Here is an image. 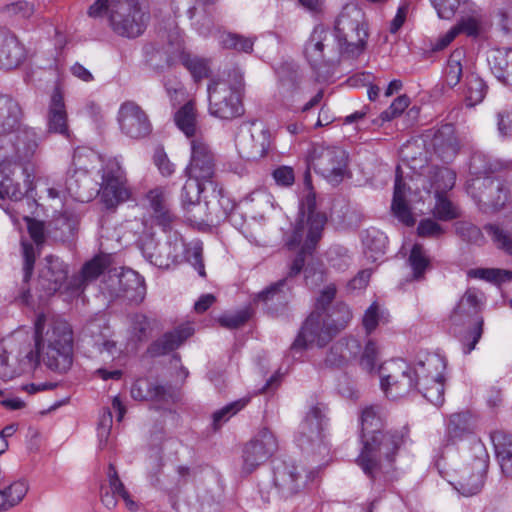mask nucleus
<instances>
[{"mask_svg": "<svg viewBox=\"0 0 512 512\" xmlns=\"http://www.w3.org/2000/svg\"><path fill=\"white\" fill-rule=\"evenodd\" d=\"M177 127L187 136L192 137L196 132V113L192 102L186 103L175 114Z\"/></svg>", "mask_w": 512, "mask_h": 512, "instance_id": "c03bdc74", "label": "nucleus"}, {"mask_svg": "<svg viewBox=\"0 0 512 512\" xmlns=\"http://www.w3.org/2000/svg\"><path fill=\"white\" fill-rule=\"evenodd\" d=\"M488 63L498 79L512 80V49L491 50Z\"/></svg>", "mask_w": 512, "mask_h": 512, "instance_id": "e433bc0d", "label": "nucleus"}, {"mask_svg": "<svg viewBox=\"0 0 512 512\" xmlns=\"http://www.w3.org/2000/svg\"><path fill=\"white\" fill-rule=\"evenodd\" d=\"M125 171L117 159H109L102 169L101 200L111 209L130 198Z\"/></svg>", "mask_w": 512, "mask_h": 512, "instance_id": "ddd939ff", "label": "nucleus"}, {"mask_svg": "<svg viewBox=\"0 0 512 512\" xmlns=\"http://www.w3.org/2000/svg\"><path fill=\"white\" fill-rule=\"evenodd\" d=\"M77 224L78 221L76 218H69L66 215H62L52 223L56 229L61 230V233L59 235L55 234L54 237L60 239L61 241L68 240L77 229Z\"/></svg>", "mask_w": 512, "mask_h": 512, "instance_id": "0e129e2a", "label": "nucleus"}, {"mask_svg": "<svg viewBox=\"0 0 512 512\" xmlns=\"http://www.w3.org/2000/svg\"><path fill=\"white\" fill-rule=\"evenodd\" d=\"M204 190L203 183L189 178L182 188L181 200L184 207L194 206L199 201V196Z\"/></svg>", "mask_w": 512, "mask_h": 512, "instance_id": "052dcab7", "label": "nucleus"}, {"mask_svg": "<svg viewBox=\"0 0 512 512\" xmlns=\"http://www.w3.org/2000/svg\"><path fill=\"white\" fill-rule=\"evenodd\" d=\"M410 99L407 95H400L391 103V105L380 114L382 121H391L400 116L409 106Z\"/></svg>", "mask_w": 512, "mask_h": 512, "instance_id": "69168bd1", "label": "nucleus"}, {"mask_svg": "<svg viewBox=\"0 0 512 512\" xmlns=\"http://www.w3.org/2000/svg\"><path fill=\"white\" fill-rule=\"evenodd\" d=\"M333 35L339 59H355L363 54L369 37L363 10L356 4L345 5L336 19Z\"/></svg>", "mask_w": 512, "mask_h": 512, "instance_id": "39448f33", "label": "nucleus"}, {"mask_svg": "<svg viewBox=\"0 0 512 512\" xmlns=\"http://www.w3.org/2000/svg\"><path fill=\"white\" fill-rule=\"evenodd\" d=\"M217 205L219 207H216L214 204L211 208L208 204H206L207 212L205 214V217L197 216L196 214L193 215L195 221L200 222H208L211 224H218L221 221H224L229 214L235 209V202L228 196L223 193L222 190H219L218 192V200Z\"/></svg>", "mask_w": 512, "mask_h": 512, "instance_id": "c9c22d12", "label": "nucleus"}, {"mask_svg": "<svg viewBox=\"0 0 512 512\" xmlns=\"http://www.w3.org/2000/svg\"><path fill=\"white\" fill-rule=\"evenodd\" d=\"M135 400L166 401L170 396L168 389L147 378L138 379L131 388Z\"/></svg>", "mask_w": 512, "mask_h": 512, "instance_id": "f704fd0d", "label": "nucleus"}, {"mask_svg": "<svg viewBox=\"0 0 512 512\" xmlns=\"http://www.w3.org/2000/svg\"><path fill=\"white\" fill-rule=\"evenodd\" d=\"M247 402L248 400L246 399H240L232 403H229L226 406L222 407L221 409L215 411L212 415L214 428L221 427L232 416H234L240 410H242L246 406Z\"/></svg>", "mask_w": 512, "mask_h": 512, "instance_id": "4d7b16f0", "label": "nucleus"}, {"mask_svg": "<svg viewBox=\"0 0 512 512\" xmlns=\"http://www.w3.org/2000/svg\"><path fill=\"white\" fill-rule=\"evenodd\" d=\"M308 168L313 169L332 184L344 179L348 167V154L338 146L316 144L308 155Z\"/></svg>", "mask_w": 512, "mask_h": 512, "instance_id": "6e6552de", "label": "nucleus"}, {"mask_svg": "<svg viewBox=\"0 0 512 512\" xmlns=\"http://www.w3.org/2000/svg\"><path fill=\"white\" fill-rule=\"evenodd\" d=\"M434 153L444 162L452 161L460 149V143L452 124L442 125L431 140Z\"/></svg>", "mask_w": 512, "mask_h": 512, "instance_id": "5701e85b", "label": "nucleus"}, {"mask_svg": "<svg viewBox=\"0 0 512 512\" xmlns=\"http://www.w3.org/2000/svg\"><path fill=\"white\" fill-rule=\"evenodd\" d=\"M364 255L371 261H378L386 252L387 237L376 229L367 230L363 236Z\"/></svg>", "mask_w": 512, "mask_h": 512, "instance_id": "58836bf2", "label": "nucleus"}, {"mask_svg": "<svg viewBox=\"0 0 512 512\" xmlns=\"http://www.w3.org/2000/svg\"><path fill=\"white\" fill-rule=\"evenodd\" d=\"M36 352L27 354L31 364L41 360L47 368L67 372L73 363V331L70 324L55 316L41 314L35 322Z\"/></svg>", "mask_w": 512, "mask_h": 512, "instance_id": "f03ea898", "label": "nucleus"}, {"mask_svg": "<svg viewBox=\"0 0 512 512\" xmlns=\"http://www.w3.org/2000/svg\"><path fill=\"white\" fill-rule=\"evenodd\" d=\"M99 160V156L87 148H77L74 151L72 165L75 172L80 171L87 174L93 168L92 164Z\"/></svg>", "mask_w": 512, "mask_h": 512, "instance_id": "5fc2aeb1", "label": "nucleus"}, {"mask_svg": "<svg viewBox=\"0 0 512 512\" xmlns=\"http://www.w3.org/2000/svg\"><path fill=\"white\" fill-rule=\"evenodd\" d=\"M24 58L25 49L18 38L13 33L0 29V68L14 69Z\"/></svg>", "mask_w": 512, "mask_h": 512, "instance_id": "393cba45", "label": "nucleus"}, {"mask_svg": "<svg viewBox=\"0 0 512 512\" xmlns=\"http://www.w3.org/2000/svg\"><path fill=\"white\" fill-rule=\"evenodd\" d=\"M278 447L274 433L266 427L261 428L243 448L241 473L244 476L250 475L268 461L277 452Z\"/></svg>", "mask_w": 512, "mask_h": 512, "instance_id": "9d476101", "label": "nucleus"}, {"mask_svg": "<svg viewBox=\"0 0 512 512\" xmlns=\"http://www.w3.org/2000/svg\"><path fill=\"white\" fill-rule=\"evenodd\" d=\"M487 468L485 458H477L472 466H464L458 470L455 488L464 496L477 494L483 487Z\"/></svg>", "mask_w": 512, "mask_h": 512, "instance_id": "aec40b11", "label": "nucleus"}, {"mask_svg": "<svg viewBox=\"0 0 512 512\" xmlns=\"http://www.w3.org/2000/svg\"><path fill=\"white\" fill-rule=\"evenodd\" d=\"M193 333L190 325H181L154 341L149 347V352L152 356L167 354L181 346Z\"/></svg>", "mask_w": 512, "mask_h": 512, "instance_id": "bb28decb", "label": "nucleus"}, {"mask_svg": "<svg viewBox=\"0 0 512 512\" xmlns=\"http://www.w3.org/2000/svg\"><path fill=\"white\" fill-rule=\"evenodd\" d=\"M491 439L503 474L512 477V434L495 431L491 434Z\"/></svg>", "mask_w": 512, "mask_h": 512, "instance_id": "2f4dec72", "label": "nucleus"}, {"mask_svg": "<svg viewBox=\"0 0 512 512\" xmlns=\"http://www.w3.org/2000/svg\"><path fill=\"white\" fill-rule=\"evenodd\" d=\"M456 182V174L447 167L436 168L431 181V186L436 193H446L452 189Z\"/></svg>", "mask_w": 512, "mask_h": 512, "instance_id": "8fccbe9b", "label": "nucleus"}, {"mask_svg": "<svg viewBox=\"0 0 512 512\" xmlns=\"http://www.w3.org/2000/svg\"><path fill=\"white\" fill-rule=\"evenodd\" d=\"M182 65L190 72L195 82L208 78L211 73L210 60L197 55L182 52L180 54Z\"/></svg>", "mask_w": 512, "mask_h": 512, "instance_id": "37998d69", "label": "nucleus"}, {"mask_svg": "<svg viewBox=\"0 0 512 512\" xmlns=\"http://www.w3.org/2000/svg\"><path fill=\"white\" fill-rule=\"evenodd\" d=\"M379 349L373 340H368L357 358L360 367L368 373L376 371Z\"/></svg>", "mask_w": 512, "mask_h": 512, "instance_id": "864d4df0", "label": "nucleus"}, {"mask_svg": "<svg viewBox=\"0 0 512 512\" xmlns=\"http://www.w3.org/2000/svg\"><path fill=\"white\" fill-rule=\"evenodd\" d=\"M324 420L325 414L320 406H313L309 409L298 429V442L302 448L304 440L307 442L321 440Z\"/></svg>", "mask_w": 512, "mask_h": 512, "instance_id": "a878e982", "label": "nucleus"}, {"mask_svg": "<svg viewBox=\"0 0 512 512\" xmlns=\"http://www.w3.org/2000/svg\"><path fill=\"white\" fill-rule=\"evenodd\" d=\"M487 93L485 82L476 74H468L465 78L464 99L467 107L481 103Z\"/></svg>", "mask_w": 512, "mask_h": 512, "instance_id": "79ce46f5", "label": "nucleus"}, {"mask_svg": "<svg viewBox=\"0 0 512 512\" xmlns=\"http://www.w3.org/2000/svg\"><path fill=\"white\" fill-rule=\"evenodd\" d=\"M352 317V312L345 303H337L327 311L311 312L291 349L301 350L309 344H316L319 347L325 346L348 326Z\"/></svg>", "mask_w": 512, "mask_h": 512, "instance_id": "20e7f679", "label": "nucleus"}, {"mask_svg": "<svg viewBox=\"0 0 512 512\" xmlns=\"http://www.w3.org/2000/svg\"><path fill=\"white\" fill-rule=\"evenodd\" d=\"M109 21L118 35L136 38L145 31L149 13L143 11L136 0H112Z\"/></svg>", "mask_w": 512, "mask_h": 512, "instance_id": "1a4fd4ad", "label": "nucleus"}, {"mask_svg": "<svg viewBox=\"0 0 512 512\" xmlns=\"http://www.w3.org/2000/svg\"><path fill=\"white\" fill-rule=\"evenodd\" d=\"M131 333L139 340L148 338L151 331V321L143 314H134L130 317Z\"/></svg>", "mask_w": 512, "mask_h": 512, "instance_id": "e2e57ef3", "label": "nucleus"}, {"mask_svg": "<svg viewBox=\"0 0 512 512\" xmlns=\"http://www.w3.org/2000/svg\"><path fill=\"white\" fill-rule=\"evenodd\" d=\"M483 295L476 288H469L460 298L451 314L455 324H462L476 316L482 307Z\"/></svg>", "mask_w": 512, "mask_h": 512, "instance_id": "cd10ccee", "label": "nucleus"}, {"mask_svg": "<svg viewBox=\"0 0 512 512\" xmlns=\"http://www.w3.org/2000/svg\"><path fill=\"white\" fill-rule=\"evenodd\" d=\"M28 484L18 480L3 489H0V511H6L18 505L28 492Z\"/></svg>", "mask_w": 512, "mask_h": 512, "instance_id": "a19ab883", "label": "nucleus"}, {"mask_svg": "<svg viewBox=\"0 0 512 512\" xmlns=\"http://www.w3.org/2000/svg\"><path fill=\"white\" fill-rule=\"evenodd\" d=\"M151 218L163 229L170 227L174 215L169 208L168 193L163 187H155L146 194Z\"/></svg>", "mask_w": 512, "mask_h": 512, "instance_id": "b1692460", "label": "nucleus"}, {"mask_svg": "<svg viewBox=\"0 0 512 512\" xmlns=\"http://www.w3.org/2000/svg\"><path fill=\"white\" fill-rule=\"evenodd\" d=\"M400 168L397 167V174L394 184V194L391 209L395 217L406 226H412L415 223L414 216L406 202L407 186L399 174Z\"/></svg>", "mask_w": 512, "mask_h": 512, "instance_id": "c756f323", "label": "nucleus"}, {"mask_svg": "<svg viewBox=\"0 0 512 512\" xmlns=\"http://www.w3.org/2000/svg\"><path fill=\"white\" fill-rule=\"evenodd\" d=\"M496 117L499 134L503 138H512V110H501Z\"/></svg>", "mask_w": 512, "mask_h": 512, "instance_id": "774afa93", "label": "nucleus"}, {"mask_svg": "<svg viewBox=\"0 0 512 512\" xmlns=\"http://www.w3.org/2000/svg\"><path fill=\"white\" fill-rule=\"evenodd\" d=\"M304 55L314 69L338 63L339 50L333 33L324 27L314 28L305 44Z\"/></svg>", "mask_w": 512, "mask_h": 512, "instance_id": "f8f14e48", "label": "nucleus"}, {"mask_svg": "<svg viewBox=\"0 0 512 512\" xmlns=\"http://www.w3.org/2000/svg\"><path fill=\"white\" fill-rule=\"evenodd\" d=\"M117 121L121 132L132 139L147 137L152 131L147 113L133 101L120 105Z\"/></svg>", "mask_w": 512, "mask_h": 512, "instance_id": "2eb2a0df", "label": "nucleus"}, {"mask_svg": "<svg viewBox=\"0 0 512 512\" xmlns=\"http://www.w3.org/2000/svg\"><path fill=\"white\" fill-rule=\"evenodd\" d=\"M342 352V358L349 363L357 360L361 352L360 342L353 337L341 338L334 343V353Z\"/></svg>", "mask_w": 512, "mask_h": 512, "instance_id": "6e6d98bb", "label": "nucleus"}, {"mask_svg": "<svg viewBox=\"0 0 512 512\" xmlns=\"http://www.w3.org/2000/svg\"><path fill=\"white\" fill-rule=\"evenodd\" d=\"M108 266L109 260L106 256L94 257L84 264L78 276L71 279L68 289L79 294L89 282L96 280Z\"/></svg>", "mask_w": 512, "mask_h": 512, "instance_id": "c85d7f7f", "label": "nucleus"}, {"mask_svg": "<svg viewBox=\"0 0 512 512\" xmlns=\"http://www.w3.org/2000/svg\"><path fill=\"white\" fill-rule=\"evenodd\" d=\"M185 172L190 179L203 184L212 180L215 174V158L203 139L196 138L191 141V159Z\"/></svg>", "mask_w": 512, "mask_h": 512, "instance_id": "dca6fc26", "label": "nucleus"}, {"mask_svg": "<svg viewBox=\"0 0 512 512\" xmlns=\"http://www.w3.org/2000/svg\"><path fill=\"white\" fill-rule=\"evenodd\" d=\"M140 249L145 259L159 268L168 267L171 260L170 245L165 243L161 246L153 236H147L140 240Z\"/></svg>", "mask_w": 512, "mask_h": 512, "instance_id": "473e14b6", "label": "nucleus"}, {"mask_svg": "<svg viewBox=\"0 0 512 512\" xmlns=\"http://www.w3.org/2000/svg\"><path fill=\"white\" fill-rule=\"evenodd\" d=\"M46 123L49 133L59 134L66 139H71L72 132L69 128L64 96L59 86L54 88L50 97Z\"/></svg>", "mask_w": 512, "mask_h": 512, "instance_id": "6ab92c4d", "label": "nucleus"}, {"mask_svg": "<svg viewBox=\"0 0 512 512\" xmlns=\"http://www.w3.org/2000/svg\"><path fill=\"white\" fill-rule=\"evenodd\" d=\"M21 108L12 98L0 94V135L14 131L20 122Z\"/></svg>", "mask_w": 512, "mask_h": 512, "instance_id": "72a5a7b5", "label": "nucleus"}, {"mask_svg": "<svg viewBox=\"0 0 512 512\" xmlns=\"http://www.w3.org/2000/svg\"><path fill=\"white\" fill-rule=\"evenodd\" d=\"M242 89L244 78L238 68L230 70L226 78L212 79L207 88L210 114L223 120L242 115Z\"/></svg>", "mask_w": 512, "mask_h": 512, "instance_id": "423d86ee", "label": "nucleus"}, {"mask_svg": "<svg viewBox=\"0 0 512 512\" xmlns=\"http://www.w3.org/2000/svg\"><path fill=\"white\" fill-rule=\"evenodd\" d=\"M24 220L27 223L28 233L33 240L34 244L27 240L21 241V254L23 257V281L28 282L34 270L36 257L40 254L41 247L43 246L46 234L45 226L42 221L25 216Z\"/></svg>", "mask_w": 512, "mask_h": 512, "instance_id": "f3484780", "label": "nucleus"}, {"mask_svg": "<svg viewBox=\"0 0 512 512\" xmlns=\"http://www.w3.org/2000/svg\"><path fill=\"white\" fill-rule=\"evenodd\" d=\"M326 221L325 214L316 211V196L309 190L300 201L298 218L291 232L285 235V245L288 249H298L288 267L287 276L258 293V301L268 303L284 299V288L287 286L288 278L295 277L302 271L307 257L312 255L322 236Z\"/></svg>", "mask_w": 512, "mask_h": 512, "instance_id": "f257e3e1", "label": "nucleus"}, {"mask_svg": "<svg viewBox=\"0 0 512 512\" xmlns=\"http://www.w3.org/2000/svg\"><path fill=\"white\" fill-rule=\"evenodd\" d=\"M420 371L418 363L411 367L402 359L387 361L378 368L381 389L392 400L405 397L418 386Z\"/></svg>", "mask_w": 512, "mask_h": 512, "instance_id": "0eeeda50", "label": "nucleus"}, {"mask_svg": "<svg viewBox=\"0 0 512 512\" xmlns=\"http://www.w3.org/2000/svg\"><path fill=\"white\" fill-rule=\"evenodd\" d=\"M45 265L40 271L39 284L47 294H53L60 289L68 277L67 265L58 257L48 255Z\"/></svg>", "mask_w": 512, "mask_h": 512, "instance_id": "4be33fe9", "label": "nucleus"}, {"mask_svg": "<svg viewBox=\"0 0 512 512\" xmlns=\"http://www.w3.org/2000/svg\"><path fill=\"white\" fill-rule=\"evenodd\" d=\"M468 192L484 205L493 209L502 208L510 197V189L505 180L495 177L473 179L467 186Z\"/></svg>", "mask_w": 512, "mask_h": 512, "instance_id": "4468645a", "label": "nucleus"}, {"mask_svg": "<svg viewBox=\"0 0 512 512\" xmlns=\"http://www.w3.org/2000/svg\"><path fill=\"white\" fill-rule=\"evenodd\" d=\"M274 487L282 498H289L304 487L305 481L298 466L283 463L274 470Z\"/></svg>", "mask_w": 512, "mask_h": 512, "instance_id": "412c9836", "label": "nucleus"}, {"mask_svg": "<svg viewBox=\"0 0 512 512\" xmlns=\"http://www.w3.org/2000/svg\"><path fill=\"white\" fill-rule=\"evenodd\" d=\"M271 146V134L263 125L254 126L241 135L237 147L242 158L257 160L263 158Z\"/></svg>", "mask_w": 512, "mask_h": 512, "instance_id": "a211bd4d", "label": "nucleus"}, {"mask_svg": "<svg viewBox=\"0 0 512 512\" xmlns=\"http://www.w3.org/2000/svg\"><path fill=\"white\" fill-rule=\"evenodd\" d=\"M222 44L227 49H235L242 52H251L253 41L250 38L242 37L237 34H227L223 36Z\"/></svg>", "mask_w": 512, "mask_h": 512, "instance_id": "338daca9", "label": "nucleus"}, {"mask_svg": "<svg viewBox=\"0 0 512 512\" xmlns=\"http://www.w3.org/2000/svg\"><path fill=\"white\" fill-rule=\"evenodd\" d=\"M107 478L109 482V489L102 487L101 501L108 509H113L117 505L116 497H122L128 493V491L120 480L113 464H109L108 466Z\"/></svg>", "mask_w": 512, "mask_h": 512, "instance_id": "4c0bfd02", "label": "nucleus"}, {"mask_svg": "<svg viewBox=\"0 0 512 512\" xmlns=\"http://www.w3.org/2000/svg\"><path fill=\"white\" fill-rule=\"evenodd\" d=\"M408 262L415 279L422 278L426 269L430 265V260L420 244H414L411 249Z\"/></svg>", "mask_w": 512, "mask_h": 512, "instance_id": "603ef678", "label": "nucleus"}, {"mask_svg": "<svg viewBox=\"0 0 512 512\" xmlns=\"http://www.w3.org/2000/svg\"><path fill=\"white\" fill-rule=\"evenodd\" d=\"M484 229L492 237L493 242L507 254L512 255V235L495 224H487Z\"/></svg>", "mask_w": 512, "mask_h": 512, "instance_id": "13d9d810", "label": "nucleus"}, {"mask_svg": "<svg viewBox=\"0 0 512 512\" xmlns=\"http://www.w3.org/2000/svg\"><path fill=\"white\" fill-rule=\"evenodd\" d=\"M465 62L466 54L463 48L455 49L450 54L444 70V81L448 87L453 88L459 84L463 75Z\"/></svg>", "mask_w": 512, "mask_h": 512, "instance_id": "ea45409f", "label": "nucleus"}, {"mask_svg": "<svg viewBox=\"0 0 512 512\" xmlns=\"http://www.w3.org/2000/svg\"><path fill=\"white\" fill-rule=\"evenodd\" d=\"M388 322V314L376 302L372 303L364 312L362 324L367 334H371L380 324Z\"/></svg>", "mask_w": 512, "mask_h": 512, "instance_id": "de8ad7c7", "label": "nucleus"}, {"mask_svg": "<svg viewBox=\"0 0 512 512\" xmlns=\"http://www.w3.org/2000/svg\"><path fill=\"white\" fill-rule=\"evenodd\" d=\"M25 186L26 191L24 192L22 191L20 185L18 183H14L9 176L3 177L0 181V201H3L7 198L13 201L21 200L26 192L33 189V181L30 174H27Z\"/></svg>", "mask_w": 512, "mask_h": 512, "instance_id": "a18cd8bd", "label": "nucleus"}, {"mask_svg": "<svg viewBox=\"0 0 512 512\" xmlns=\"http://www.w3.org/2000/svg\"><path fill=\"white\" fill-rule=\"evenodd\" d=\"M455 230L464 241L474 244H482L484 236L482 231L474 224L466 221H460L455 224Z\"/></svg>", "mask_w": 512, "mask_h": 512, "instance_id": "bf43d9fd", "label": "nucleus"}, {"mask_svg": "<svg viewBox=\"0 0 512 512\" xmlns=\"http://www.w3.org/2000/svg\"><path fill=\"white\" fill-rule=\"evenodd\" d=\"M360 420L363 448L356 462L365 475L375 479L392 467L402 436L381 431L382 420L374 407L363 409Z\"/></svg>", "mask_w": 512, "mask_h": 512, "instance_id": "7ed1b4c3", "label": "nucleus"}, {"mask_svg": "<svg viewBox=\"0 0 512 512\" xmlns=\"http://www.w3.org/2000/svg\"><path fill=\"white\" fill-rule=\"evenodd\" d=\"M2 11L11 18L28 19L34 14L35 8L32 3L27 1H18L5 5L2 8Z\"/></svg>", "mask_w": 512, "mask_h": 512, "instance_id": "680f3d73", "label": "nucleus"}, {"mask_svg": "<svg viewBox=\"0 0 512 512\" xmlns=\"http://www.w3.org/2000/svg\"><path fill=\"white\" fill-rule=\"evenodd\" d=\"M420 377L418 378L419 391L429 402L435 406L444 403V360L438 355H428L424 361H419Z\"/></svg>", "mask_w": 512, "mask_h": 512, "instance_id": "9b49d317", "label": "nucleus"}, {"mask_svg": "<svg viewBox=\"0 0 512 512\" xmlns=\"http://www.w3.org/2000/svg\"><path fill=\"white\" fill-rule=\"evenodd\" d=\"M474 420L470 413H454L449 417L446 429L448 443H456L473 434Z\"/></svg>", "mask_w": 512, "mask_h": 512, "instance_id": "7c9ffc66", "label": "nucleus"}, {"mask_svg": "<svg viewBox=\"0 0 512 512\" xmlns=\"http://www.w3.org/2000/svg\"><path fill=\"white\" fill-rule=\"evenodd\" d=\"M455 28L458 34L464 33L470 37H478L486 31V22L482 16L471 15L461 18Z\"/></svg>", "mask_w": 512, "mask_h": 512, "instance_id": "3c124183", "label": "nucleus"}, {"mask_svg": "<svg viewBox=\"0 0 512 512\" xmlns=\"http://www.w3.org/2000/svg\"><path fill=\"white\" fill-rule=\"evenodd\" d=\"M468 277L501 284L512 280V271L496 268H477L468 271Z\"/></svg>", "mask_w": 512, "mask_h": 512, "instance_id": "09e8293b", "label": "nucleus"}, {"mask_svg": "<svg viewBox=\"0 0 512 512\" xmlns=\"http://www.w3.org/2000/svg\"><path fill=\"white\" fill-rule=\"evenodd\" d=\"M433 215L440 221H450L460 217V211L446 196L445 193L435 194Z\"/></svg>", "mask_w": 512, "mask_h": 512, "instance_id": "49530a36", "label": "nucleus"}]
</instances>
